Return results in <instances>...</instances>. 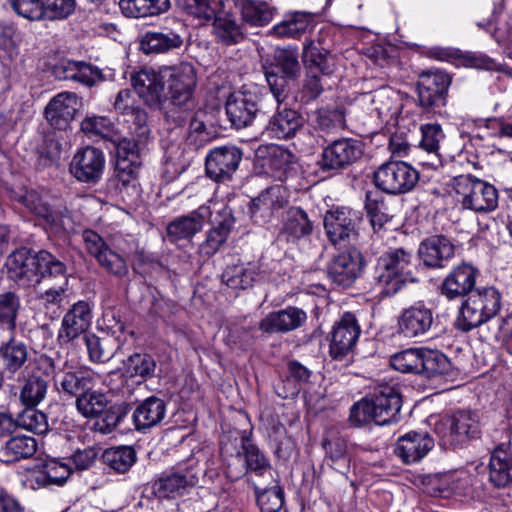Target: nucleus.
Returning <instances> with one entry per match:
<instances>
[{
    "instance_id": "obj_54",
    "label": "nucleus",
    "mask_w": 512,
    "mask_h": 512,
    "mask_svg": "<svg viewBox=\"0 0 512 512\" xmlns=\"http://www.w3.org/2000/svg\"><path fill=\"white\" fill-rule=\"evenodd\" d=\"M108 404L106 395L92 388L76 398L77 410L86 418L100 417Z\"/></svg>"
},
{
    "instance_id": "obj_52",
    "label": "nucleus",
    "mask_w": 512,
    "mask_h": 512,
    "mask_svg": "<svg viewBox=\"0 0 512 512\" xmlns=\"http://www.w3.org/2000/svg\"><path fill=\"white\" fill-rule=\"evenodd\" d=\"M136 452L130 446L111 447L104 451V464L117 473H126L136 462Z\"/></svg>"
},
{
    "instance_id": "obj_20",
    "label": "nucleus",
    "mask_w": 512,
    "mask_h": 512,
    "mask_svg": "<svg viewBox=\"0 0 512 512\" xmlns=\"http://www.w3.org/2000/svg\"><path fill=\"white\" fill-rule=\"evenodd\" d=\"M361 334L356 316L345 312L330 333L329 353L334 360H342L353 352Z\"/></svg>"
},
{
    "instance_id": "obj_9",
    "label": "nucleus",
    "mask_w": 512,
    "mask_h": 512,
    "mask_svg": "<svg viewBox=\"0 0 512 512\" xmlns=\"http://www.w3.org/2000/svg\"><path fill=\"white\" fill-rule=\"evenodd\" d=\"M435 433L444 448L455 447L481 435L479 416L469 410H458L435 424Z\"/></svg>"
},
{
    "instance_id": "obj_40",
    "label": "nucleus",
    "mask_w": 512,
    "mask_h": 512,
    "mask_svg": "<svg viewBox=\"0 0 512 512\" xmlns=\"http://www.w3.org/2000/svg\"><path fill=\"white\" fill-rule=\"evenodd\" d=\"M34 407L44 399L48 384L55 378L53 358L46 354L34 352Z\"/></svg>"
},
{
    "instance_id": "obj_8",
    "label": "nucleus",
    "mask_w": 512,
    "mask_h": 512,
    "mask_svg": "<svg viewBox=\"0 0 512 512\" xmlns=\"http://www.w3.org/2000/svg\"><path fill=\"white\" fill-rule=\"evenodd\" d=\"M454 190L463 209L490 213L498 207L497 189L484 180L471 175H460L454 180Z\"/></svg>"
},
{
    "instance_id": "obj_58",
    "label": "nucleus",
    "mask_w": 512,
    "mask_h": 512,
    "mask_svg": "<svg viewBox=\"0 0 512 512\" xmlns=\"http://www.w3.org/2000/svg\"><path fill=\"white\" fill-rule=\"evenodd\" d=\"M65 269V265L48 251L42 250L34 255V276L40 275L42 278L63 277Z\"/></svg>"
},
{
    "instance_id": "obj_27",
    "label": "nucleus",
    "mask_w": 512,
    "mask_h": 512,
    "mask_svg": "<svg viewBox=\"0 0 512 512\" xmlns=\"http://www.w3.org/2000/svg\"><path fill=\"white\" fill-rule=\"evenodd\" d=\"M434 447V439L428 433L409 432L401 436L395 445V454L405 463L419 462Z\"/></svg>"
},
{
    "instance_id": "obj_48",
    "label": "nucleus",
    "mask_w": 512,
    "mask_h": 512,
    "mask_svg": "<svg viewBox=\"0 0 512 512\" xmlns=\"http://www.w3.org/2000/svg\"><path fill=\"white\" fill-rule=\"evenodd\" d=\"M303 61L310 67L318 69L324 75H331L336 67L335 57L327 50L311 40L304 45Z\"/></svg>"
},
{
    "instance_id": "obj_22",
    "label": "nucleus",
    "mask_w": 512,
    "mask_h": 512,
    "mask_svg": "<svg viewBox=\"0 0 512 512\" xmlns=\"http://www.w3.org/2000/svg\"><path fill=\"white\" fill-rule=\"evenodd\" d=\"M363 269V256L356 248L348 249L336 255L328 265L331 281L342 287L351 286Z\"/></svg>"
},
{
    "instance_id": "obj_34",
    "label": "nucleus",
    "mask_w": 512,
    "mask_h": 512,
    "mask_svg": "<svg viewBox=\"0 0 512 512\" xmlns=\"http://www.w3.org/2000/svg\"><path fill=\"white\" fill-rule=\"evenodd\" d=\"M20 401L24 410L18 413L16 419L5 412H0V435H6L14 431L16 427L32 430V384L30 380L21 389Z\"/></svg>"
},
{
    "instance_id": "obj_36",
    "label": "nucleus",
    "mask_w": 512,
    "mask_h": 512,
    "mask_svg": "<svg viewBox=\"0 0 512 512\" xmlns=\"http://www.w3.org/2000/svg\"><path fill=\"white\" fill-rule=\"evenodd\" d=\"M166 413L165 402L151 396L142 401L133 412V421L137 430H145L159 424Z\"/></svg>"
},
{
    "instance_id": "obj_51",
    "label": "nucleus",
    "mask_w": 512,
    "mask_h": 512,
    "mask_svg": "<svg viewBox=\"0 0 512 512\" xmlns=\"http://www.w3.org/2000/svg\"><path fill=\"white\" fill-rule=\"evenodd\" d=\"M258 277L255 266L243 264L227 266L222 274V281L232 289H247Z\"/></svg>"
},
{
    "instance_id": "obj_55",
    "label": "nucleus",
    "mask_w": 512,
    "mask_h": 512,
    "mask_svg": "<svg viewBox=\"0 0 512 512\" xmlns=\"http://www.w3.org/2000/svg\"><path fill=\"white\" fill-rule=\"evenodd\" d=\"M28 352L22 343L10 342L0 348L1 373L14 374L27 360Z\"/></svg>"
},
{
    "instance_id": "obj_60",
    "label": "nucleus",
    "mask_w": 512,
    "mask_h": 512,
    "mask_svg": "<svg viewBox=\"0 0 512 512\" xmlns=\"http://www.w3.org/2000/svg\"><path fill=\"white\" fill-rule=\"evenodd\" d=\"M127 414L124 404L107 405L101 413V419L94 423L93 429L103 435L111 433Z\"/></svg>"
},
{
    "instance_id": "obj_42",
    "label": "nucleus",
    "mask_w": 512,
    "mask_h": 512,
    "mask_svg": "<svg viewBox=\"0 0 512 512\" xmlns=\"http://www.w3.org/2000/svg\"><path fill=\"white\" fill-rule=\"evenodd\" d=\"M213 33L218 42L224 45H235L243 40L244 34L233 14L226 11H216L212 18Z\"/></svg>"
},
{
    "instance_id": "obj_25",
    "label": "nucleus",
    "mask_w": 512,
    "mask_h": 512,
    "mask_svg": "<svg viewBox=\"0 0 512 512\" xmlns=\"http://www.w3.org/2000/svg\"><path fill=\"white\" fill-rule=\"evenodd\" d=\"M307 321L304 310L288 306L267 314L259 323V329L268 334L287 333L302 327Z\"/></svg>"
},
{
    "instance_id": "obj_44",
    "label": "nucleus",
    "mask_w": 512,
    "mask_h": 512,
    "mask_svg": "<svg viewBox=\"0 0 512 512\" xmlns=\"http://www.w3.org/2000/svg\"><path fill=\"white\" fill-rule=\"evenodd\" d=\"M119 8L128 18H145L162 14L170 8L169 0H120Z\"/></svg>"
},
{
    "instance_id": "obj_17",
    "label": "nucleus",
    "mask_w": 512,
    "mask_h": 512,
    "mask_svg": "<svg viewBox=\"0 0 512 512\" xmlns=\"http://www.w3.org/2000/svg\"><path fill=\"white\" fill-rule=\"evenodd\" d=\"M105 155L102 150L87 146L75 153L70 163V173L79 182L97 184L105 169Z\"/></svg>"
},
{
    "instance_id": "obj_46",
    "label": "nucleus",
    "mask_w": 512,
    "mask_h": 512,
    "mask_svg": "<svg viewBox=\"0 0 512 512\" xmlns=\"http://www.w3.org/2000/svg\"><path fill=\"white\" fill-rule=\"evenodd\" d=\"M238 6L243 21L251 26L267 25L276 11V8L264 1L239 0Z\"/></svg>"
},
{
    "instance_id": "obj_61",
    "label": "nucleus",
    "mask_w": 512,
    "mask_h": 512,
    "mask_svg": "<svg viewBox=\"0 0 512 512\" xmlns=\"http://www.w3.org/2000/svg\"><path fill=\"white\" fill-rule=\"evenodd\" d=\"M63 289H49L44 294L37 296L35 309L37 314L43 313L46 317L53 320L60 315V302Z\"/></svg>"
},
{
    "instance_id": "obj_50",
    "label": "nucleus",
    "mask_w": 512,
    "mask_h": 512,
    "mask_svg": "<svg viewBox=\"0 0 512 512\" xmlns=\"http://www.w3.org/2000/svg\"><path fill=\"white\" fill-rule=\"evenodd\" d=\"M30 256L31 250L27 247H20L8 256L5 266L11 279L23 284L29 282Z\"/></svg>"
},
{
    "instance_id": "obj_35",
    "label": "nucleus",
    "mask_w": 512,
    "mask_h": 512,
    "mask_svg": "<svg viewBox=\"0 0 512 512\" xmlns=\"http://www.w3.org/2000/svg\"><path fill=\"white\" fill-rule=\"evenodd\" d=\"M313 21V14L305 11H293L285 14L284 19L268 32L278 38H300Z\"/></svg>"
},
{
    "instance_id": "obj_39",
    "label": "nucleus",
    "mask_w": 512,
    "mask_h": 512,
    "mask_svg": "<svg viewBox=\"0 0 512 512\" xmlns=\"http://www.w3.org/2000/svg\"><path fill=\"white\" fill-rule=\"evenodd\" d=\"M84 341L89 359L93 363H107L122 346L120 340L111 335L99 337L95 334H86Z\"/></svg>"
},
{
    "instance_id": "obj_28",
    "label": "nucleus",
    "mask_w": 512,
    "mask_h": 512,
    "mask_svg": "<svg viewBox=\"0 0 512 512\" xmlns=\"http://www.w3.org/2000/svg\"><path fill=\"white\" fill-rule=\"evenodd\" d=\"M453 243L443 235H433L424 239L418 249L423 264L429 268H443L454 256Z\"/></svg>"
},
{
    "instance_id": "obj_59",
    "label": "nucleus",
    "mask_w": 512,
    "mask_h": 512,
    "mask_svg": "<svg viewBox=\"0 0 512 512\" xmlns=\"http://www.w3.org/2000/svg\"><path fill=\"white\" fill-rule=\"evenodd\" d=\"M81 129L85 133L95 134L112 142L119 140L114 124L104 116L87 117L81 122Z\"/></svg>"
},
{
    "instance_id": "obj_6",
    "label": "nucleus",
    "mask_w": 512,
    "mask_h": 512,
    "mask_svg": "<svg viewBox=\"0 0 512 512\" xmlns=\"http://www.w3.org/2000/svg\"><path fill=\"white\" fill-rule=\"evenodd\" d=\"M501 307V296L494 287L474 289L460 308L459 328L468 332L493 318Z\"/></svg>"
},
{
    "instance_id": "obj_63",
    "label": "nucleus",
    "mask_w": 512,
    "mask_h": 512,
    "mask_svg": "<svg viewBox=\"0 0 512 512\" xmlns=\"http://www.w3.org/2000/svg\"><path fill=\"white\" fill-rule=\"evenodd\" d=\"M295 162V155L287 148L275 145L269 148L267 163L271 170L277 172L279 177L286 174Z\"/></svg>"
},
{
    "instance_id": "obj_18",
    "label": "nucleus",
    "mask_w": 512,
    "mask_h": 512,
    "mask_svg": "<svg viewBox=\"0 0 512 512\" xmlns=\"http://www.w3.org/2000/svg\"><path fill=\"white\" fill-rule=\"evenodd\" d=\"M434 313L423 302L404 308L397 318V332L406 339H420L428 335L434 324Z\"/></svg>"
},
{
    "instance_id": "obj_45",
    "label": "nucleus",
    "mask_w": 512,
    "mask_h": 512,
    "mask_svg": "<svg viewBox=\"0 0 512 512\" xmlns=\"http://www.w3.org/2000/svg\"><path fill=\"white\" fill-rule=\"evenodd\" d=\"M240 450L242 452L247 471H251L253 474H265L268 480H270V483L274 482L272 478L273 468L269 460L257 446L250 443L246 437L242 436L240 438Z\"/></svg>"
},
{
    "instance_id": "obj_49",
    "label": "nucleus",
    "mask_w": 512,
    "mask_h": 512,
    "mask_svg": "<svg viewBox=\"0 0 512 512\" xmlns=\"http://www.w3.org/2000/svg\"><path fill=\"white\" fill-rule=\"evenodd\" d=\"M365 209L374 231L380 230L393 217L385 204L384 197L378 191L366 192Z\"/></svg>"
},
{
    "instance_id": "obj_57",
    "label": "nucleus",
    "mask_w": 512,
    "mask_h": 512,
    "mask_svg": "<svg viewBox=\"0 0 512 512\" xmlns=\"http://www.w3.org/2000/svg\"><path fill=\"white\" fill-rule=\"evenodd\" d=\"M421 348H408L390 356V366L402 373L419 374Z\"/></svg>"
},
{
    "instance_id": "obj_16",
    "label": "nucleus",
    "mask_w": 512,
    "mask_h": 512,
    "mask_svg": "<svg viewBox=\"0 0 512 512\" xmlns=\"http://www.w3.org/2000/svg\"><path fill=\"white\" fill-rule=\"evenodd\" d=\"M362 154L359 140L341 138L324 147L317 164L324 172L340 171L355 163Z\"/></svg>"
},
{
    "instance_id": "obj_19",
    "label": "nucleus",
    "mask_w": 512,
    "mask_h": 512,
    "mask_svg": "<svg viewBox=\"0 0 512 512\" xmlns=\"http://www.w3.org/2000/svg\"><path fill=\"white\" fill-rule=\"evenodd\" d=\"M241 160L242 152L236 146L215 147L206 156V174L217 183L228 182L232 180Z\"/></svg>"
},
{
    "instance_id": "obj_7",
    "label": "nucleus",
    "mask_w": 512,
    "mask_h": 512,
    "mask_svg": "<svg viewBox=\"0 0 512 512\" xmlns=\"http://www.w3.org/2000/svg\"><path fill=\"white\" fill-rule=\"evenodd\" d=\"M298 49L296 47L277 48L273 63L265 68V77L275 101H285L289 95V83L301 73Z\"/></svg>"
},
{
    "instance_id": "obj_13",
    "label": "nucleus",
    "mask_w": 512,
    "mask_h": 512,
    "mask_svg": "<svg viewBox=\"0 0 512 512\" xmlns=\"http://www.w3.org/2000/svg\"><path fill=\"white\" fill-rule=\"evenodd\" d=\"M86 252L95 258L99 266L109 275L122 279L129 274L126 258L111 249L95 231L86 229L81 234Z\"/></svg>"
},
{
    "instance_id": "obj_26",
    "label": "nucleus",
    "mask_w": 512,
    "mask_h": 512,
    "mask_svg": "<svg viewBox=\"0 0 512 512\" xmlns=\"http://www.w3.org/2000/svg\"><path fill=\"white\" fill-rule=\"evenodd\" d=\"M478 271L463 263L456 266L444 279L441 293L449 300L467 297L475 289Z\"/></svg>"
},
{
    "instance_id": "obj_5",
    "label": "nucleus",
    "mask_w": 512,
    "mask_h": 512,
    "mask_svg": "<svg viewBox=\"0 0 512 512\" xmlns=\"http://www.w3.org/2000/svg\"><path fill=\"white\" fill-rule=\"evenodd\" d=\"M266 94L257 85H245L228 97L225 110L232 126L236 129L246 128L265 115Z\"/></svg>"
},
{
    "instance_id": "obj_4",
    "label": "nucleus",
    "mask_w": 512,
    "mask_h": 512,
    "mask_svg": "<svg viewBox=\"0 0 512 512\" xmlns=\"http://www.w3.org/2000/svg\"><path fill=\"white\" fill-rule=\"evenodd\" d=\"M412 254L403 248L383 253L376 262L374 279L386 296L395 295L407 282L410 275Z\"/></svg>"
},
{
    "instance_id": "obj_23",
    "label": "nucleus",
    "mask_w": 512,
    "mask_h": 512,
    "mask_svg": "<svg viewBox=\"0 0 512 512\" xmlns=\"http://www.w3.org/2000/svg\"><path fill=\"white\" fill-rule=\"evenodd\" d=\"M81 105L76 93L64 91L49 101L44 110V117L52 127L65 130L74 120Z\"/></svg>"
},
{
    "instance_id": "obj_41",
    "label": "nucleus",
    "mask_w": 512,
    "mask_h": 512,
    "mask_svg": "<svg viewBox=\"0 0 512 512\" xmlns=\"http://www.w3.org/2000/svg\"><path fill=\"white\" fill-rule=\"evenodd\" d=\"M68 465L56 460L34 458V480L41 486L63 485L70 475Z\"/></svg>"
},
{
    "instance_id": "obj_2",
    "label": "nucleus",
    "mask_w": 512,
    "mask_h": 512,
    "mask_svg": "<svg viewBox=\"0 0 512 512\" xmlns=\"http://www.w3.org/2000/svg\"><path fill=\"white\" fill-rule=\"evenodd\" d=\"M113 108L127 124L130 134L133 136V144L128 142L127 146L123 147L128 150L127 156H119L114 169L116 179L123 186H127L137 179L139 164L134 158H137L141 146L146 143L150 135L148 114L129 89H122L117 93Z\"/></svg>"
},
{
    "instance_id": "obj_24",
    "label": "nucleus",
    "mask_w": 512,
    "mask_h": 512,
    "mask_svg": "<svg viewBox=\"0 0 512 512\" xmlns=\"http://www.w3.org/2000/svg\"><path fill=\"white\" fill-rule=\"evenodd\" d=\"M288 202V192L284 186L276 184L267 187L252 200L251 217L256 223H266L275 211L284 208Z\"/></svg>"
},
{
    "instance_id": "obj_53",
    "label": "nucleus",
    "mask_w": 512,
    "mask_h": 512,
    "mask_svg": "<svg viewBox=\"0 0 512 512\" xmlns=\"http://www.w3.org/2000/svg\"><path fill=\"white\" fill-rule=\"evenodd\" d=\"M126 373L131 377H138L141 382L156 376L157 363L148 353H134L125 362Z\"/></svg>"
},
{
    "instance_id": "obj_1",
    "label": "nucleus",
    "mask_w": 512,
    "mask_h": 512,
    "mask_svg": "<svg viewBox=\"0 0 512 512\" xmlns=\"http://www.w3.org/2000/svg\"><path fill=\"white\" fill-rule=\"evenodd\" d=\"M139 98L152 109L164 111L168 122L182 126L196 107L197 71L193 64L181 62L158 71L143 67L130 74Z\"/></svg>"
},
{
    "instance_id": "obj_38",
    "label": "nucleus",
    "mask_w": 512,
    "mask_h": 512,
    "mask_svg": "<svg viewBox=\"0 0 512 512\" xmlns=\"http://www.w3.org/2000/svg\"><path fill=\"white\" fill-rule=\"evenodd\" d=\"M183 44V38L177 32L170 29L146 32L141 39V49L145 54L166 53L178 49Z\"/></svg>"
},
{
    "instance_id": "obj_47",
    "label": "nucleus",
    "mask_w": 512,
    "mask_h": 512,
    "mask_svg": "<svg viewBox=\"0 0 512 512\" xmlns=\"http://www.w3.org/2000/svg\"><path fill=\"white\" fill-rule=\"evenodd\" d=\"M450 369V360L442 352L422 347L419 375L430 379L446 375Z\"/></svg>"
},
{
    "instance_id": "obj_10",
    "label": "nucleus",
    "mask_w": 512,
    "mask_h": 512,
    "mask_svg": "<svg viewBox=\"0 0 512 512\" xmlns=\"http://www.w3.org/2000/svg\"><path fill=\"white\" fill-rule=\"evenodd\" d=\"M361 222V213L345 206L327 210L323 219L329 242L338 248H345L358 241Z\"/></svg>"
},
{
    "instance_id": "obj_31",
    "label": "nucleus",
    "mask_w": 512,
    "mask_h": 512,
    "mask_svg": "<svg viewBox=\"0 0 512 512\" xmlns=\"http://www.w3.org/2000/svg\"><path fill=\"white\" fill-rule=\"evenodd\" d=\"M314 230L313 222L300 207H291L283 220L278 239L286 243H298L309 237Z\"/></svg>"
},
{
    "instance_id": "obj_14",
    "label": "nucleus",
    "mask_w": 512,
    "mask_h": 512,
    "mask_svg": "<svg viewBox=\"0 0 512 512\" xmlns=\"http://www.w3.org/2000/svg\"><path fill=\"white\" fill-rule=\"evenodd\" d=\"M355 105L385 123L396 118L402 109L399 93L388 86L360 94Z\"/></svg>"
},
{
    "instance_id": "obj_37",
    "label": "nucleus",
    "mask_w": 512,
    "mask_h": 512,
    "mask_svg": "<svg viewBox=\"0 0 512 512\" xmlns=\"http://www.w3.org/2000/svg\"><path fill=\"white\" fill-rule=\"evenodd\" d=\"M55 387L68 396H80L95 384V374L87 368L63 373L55 380Z\"/></svg>"
},
{
    "instance_id": "obj_33",
    "label": "nucleus",
    "mask_w": 512,
    "mask_h": 512,
    "mask_svg": "<svg viewBox=\"0 0 512 512\" xmlns=\"http://www.w3.org/2000/svg\"><path fill=\"white\" fill-rule=\"evenodd\" d=\"M91 309L87 302L79 301L67 312L62 321L60 338L71 341L86 331L91 323Z\"/></svg>"
},
{
    "instance_id": "obj_15",
    "label": "nucleus",
    "mask_w": 512,
    "mask_h": 512,
    "mask_svg": "<svg viewBox=\"0 0 512 512\" xmlns=\"http://www.w3.org/2000/svg\"><path fill=\"white\" fill-rule=\"evenodd\" d=\"M450 85L451 78L449 74L442 70L422 72L417 83L419 106L429 111H436L444 107Z\"/></svg>"
},
{
    "instance_id": "obj_32",
    "label": "nucleus",
    "mask_w": 512,
    "mask_h": 512,
    "mask_svg": "<svg viewBox=\"0 0 512 512\" xmlns=\"http://www.w3.org/2000/svg\"><path fill=\"white\" fill-rule=\"evenodd\" d=\"M489 483L496 489L512 486V453L505 444H499L492 451L489 461Z\"/></svg>"
},
{
    "instance_id": "obj_30",
    "label": "nucleus",
    "mask_w": 512,
    "mask_h": 512,
    "mask_svg": "<svg viewBox=\"0 0 512 512\" xmlns=\"http://www.w3.org/2000/svg\"><path fill=\"white\" fill-rule=\"evenodd\" d=\"M327 465L335 471L346 474L350 469L351 453L345 437L335 430L326 432L322 440Z\"/></svg>"
},
{
    "instance_id": "obj_12",
    "label": "nucleus",
    "mask_w": 512,
    "mask_h": 512,
    "mask_svg": "<svg viewBox=\"0 0 512 512\" xmlns=\"http://www.w3.org/2000/svg\"><path fill=\"white\" fill-rule=\"evenodd\" d=\"M374 183L381 191L400 195L413 190L419 181V173L403 161H389L374 172Z\"/></svg>"
},
{
    "instance_id": "obj_62",
    "label": "nucleus",
    "mask_w": 512,
    "mask_h": 512,
    "mask_svg": "<svg viewBox=\"0 0 512 512\" xmlns=\"http://www.w3.org/2000/svg\"><path fill=\"white\" fill-rule=\"evenodd\" d=\"M19 307V298L13 292L0 294V326L2 328L14 330Z\"/></svg>"
},
{
    "instance_id": "obj_64",
    "label": "nucleus",
    "mask_w": 512,
    "mask_h": 512,
    "mask_svg": "<svg viewBox=\"0 0 512 512\" xmlns=\"http://www.w3.org/2000/svg\"><path fill=\"white\" fill-rule=\"evenodd\" d=\"M257 504L262 512H279L284 504V491L280 486L255 491Z\"/></svg>"
},
{
    "instance_id": "obj_29",
    "label": "nucleus",
    "mask_w": 512,
    "mask_h": 512,
    "mask_svg": "<svg viewBox=\"0 0 512 512\" xmlns=\"http://www.w3.org/2000/svg\"><path fill=\"white\" fill-rule=\"evenodd\" d=\"M211 215L210 208L200 206L198 209L172 220L167 226L170 241L187 240L200 232L206 219Z\"/></svg>"
},
{
    "instance_id": "obj_3",
    "label": "nucleus",
    "mask_w": 512,
    "mask_h": 512,
    "mask_svg": "<svg viewBox=\"0 0 512 512\" xmlns=\"http://www.w3.org/2000/svg\"><path fill=\"white\" fill-rule=\"evenodd\" d=\"M401 406L398 389L388 384L379 385L372 394L351 406L348 422L353 428L370 422L388 425L398 420Z\"/></svg>"
},
{
    "instance_id": "obj_21",
    "label": "nucleus",
    "mask_w": 512,
    "mask_h": 512,
    "mask_svg": "<svg viewBox=\"0 0 512 512\" xmlns=\"http://www.w3.org/2000/svg\"><path fill=\"white\" fill-rule=\"evenodd\" d=\"M276 103V110L268 118L262 134L270 139H291L302 126V116L297 110L283 104L284 101Z\"/></svg>"
},
{
    "instance_id": "obj_43",
    "label": "nucleus",
    "mask_w": 512,
    "mask_h": 512,
    "mask_svg": "<svg viewBox=\"0 0 512 512\" xmlns=\"http://www.w3.org/2000/svg\"><path fill=\"white\" fill-rule=\"evenodd\" d=\"M75 0H34V21L64 20L75 12Z\"/></svg>"
},
{
    "instance_id": "obj_11",
    "label": "nucleus",
    "mask_w": 512,
    "mask_h": 512,
    "mask_svg": "<svg viewBox=\"0 0 512 512\" xmlns=\"http://www.w3.org/2000/svg\"><path fill=\"white\" fill-rule=\"evenodd\" d=\"M175 467L170 472L163 473L154 481L152 488L157 498H176L198 483L199 475L202 472L198 461L189 459Z\"/></svg>"
},
{
    "instance_id": "obj_56",
    "label": "nucleus",
    "mask_w": 512,
    "mask_h": 512,
    "mask_svg": "<svg viewBox=\"0 0 512 512\" xmlns=\"http://www.w3.org/2000/svg\"><path fill=\"white\" fill-rule=\"evenodd\" d=\"M421 140L419 146L434 158V162L430 163L432 166H437L441 163L439 158L440 142L444 138L442 128L439 124H424L420 128Z\"/></svg>"
}]
</instances>
